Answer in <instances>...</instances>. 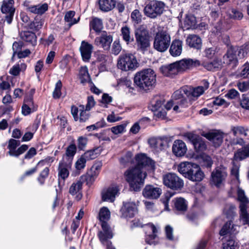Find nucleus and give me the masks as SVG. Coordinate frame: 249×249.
Instances as JSON below:
<instances>
[{
	"mask_svg": "<svg viewBox=\"0 0 249 249\" xmlns=\"http://www.w3.org/2000/svg\"><path fill=\"white\" fill-rule=\"evenodd\" d=\"M135 160L136 165L127 169L124 173V177L130 189L137 192L144 183L147 176L146 170H154L155 162L144 154L137 155Z\"/></svg>",
	"mask_w": 249,
	"mask_h": 249,
	"instance_id": "1",
	"label": "nucleus"
},
{
	"mask_svg": "<svg viewBox=\"0 0 249 249\" xmlns=\"http://www.w3.org/2000/svg\"><path fill=\"white\" fill-rule=\"evenodd\" d=\"M200 65L201 62L196 59L184 58L169 65H163L160 70L164 75L172 77L178 73L191 70Z\"/></svg>",
	"mask_w": 249,
	"mask_h": 249,
	"instance_id": "2",
	"label": "nucleus"
},
{
	"mask_svg": "<svg viewBox=\"0 0 249 249\" xmlns=\"http://www.w3.org/2000/svg\"><path fill=\"white\" fill-rule=\"evenodd\" d=\"M178 171L191 180L196 182V191L201 193L202 187L198 183L202 180V173L199 166L188 161L181 162L178 166Z\"/></svg>",
	"mask_w": 249,
	"mask_h": 249,
	"instance_id": "3",
	"label": "nucleus"
},
{
	"mask_svg": "<svg viewBox=\"0 0 249 249\" xmlns=\"http://www.w3.org/2000/svg\"><path fill=\"white\" fill-rule=\"evenodd\" d=\"M134 81L140 89L147 90L155 84L156 75L152 69H145L136 73Z\"/></svg>",
	"mask_w": 249,
	"mask_h": 249,
	"instance_id": "4",
	"label": "nucleus"
},
{
	"mask_svg": "<svg viewBox=\"0 0 249 249\" xmlns=\"http://www.w3.org/2000/svg\"><path fill=\"white\" fill-rule=\"evenodd\" d=\"M135 47L138 51L144 53L150 46V36L145 25H141L135 31Z\"/></svg>",
	"mask_w": 249,
	"mask_h": 249,
	"instance_id": "5",
	"label": "nucleus"
},
{
	"mask_svg": "<svg viewBox=\"0 0 249 249\" xmlns=\"http://www.w3.org/2000/svg\"><path fill=\"white\" fill-rule=\"evenodd\" d=\"M110 213L107 208L103 207L100 209L99 217L103 231L99 232L98 236L100 240L103 243L113 237L112 231L107 222L110 218Z\"/></svg>",
	"mask_w": 249,
	"mask_h": 249,
	"instance_id": "6",
	"label": "nucleus"
},
{
	"mask_svg": "<svg viewBox=\"0 0 249 249\" xmlns=\"http://www.w3.org/2000/svg\"><path fill=\"white\" fill-rule=\"evenodd\" d=\"M165 6V3L163 1L150 0L145 4L143 12L146 17L155 19L163 13Z\"/></svg>",
	"mask_w": 249,
	"mask_h": 249,
	"instance_id": "7",
	"label": "nucleus"
},
{
	"mask_svg": "<svg viewBox=\"0 0 249 249\" xmlns=\"http://www.w3.org/2000/svg\"><path fill=\"white\" fill-rule=\"evenodd\" d=\"M185 139L190 142L194 147L192 157L196 160H202V139L194 132H187L184 134Z\"/></svg>",
	"mask_w": 249,
	"mask_h": 249,
	"instance_id": "8",
	"label": "nucleus"
},
{
	"mask_svg": "<svg viewBox=\"0 0 249 249\" xmlns=\"http://www.w3.org/2000/svg\"><path fill=\"white\" fill-rule=\"evenodd\" d=\"M171 43V37L166 31H159L154 37V48L158 52H164L168 48Z\"/></svg>",
	"mask_w": 249,
	"mask_h": 249,
	"instance_id": "9",
	"label": "nucleus"
},
{
	"mask_svg": "<svg viewBox=\"0 0 249 249\" xmlns=\"http://www.w3.org/2000/svg\"><path fill=\"white\" fill-rule=\"evenodd\" d=\"M231 145H239L242 148L237 150L234 154L233 160H242L249 156V142L243 138H234L231 142Z\"/></svg>",
	"mask_w": 249,
	"mask_h": 249,
	"instance_id": "10",
	"label": "nucleus"
},
{
	"mask_svg": "<svg viewBox=\"0 0 249 249\" xmlns=\"http://www.w3.org/2000/svg\"><path fill=\"white\" fill-rule=\"evenodd\" d=\"M138 64L135 56L130 53L121 55L118 61V67L125 71L135 69Z\"/></svg>",
	"mask_w": 249,
	"mask_h": 249,
	"instance_id": "11",
	"label": "nucleus"
},
{
	"mask_svg": "<svg viewBox=\"0 0 249 249\" xmlns=\"http://www.w3.org/2000/svg\"><path fill=\"white\" fill-rule=\"evenodd\" d=\"M163 182L165 186L173 190H180L184 185L183 180L174 173H168L164 175Z\"/></svg>",
	"mask_w": 249,
	"mask_h": 249,
	"instance_id": "12",
	"label": "nucleus"
},
{
	"mask_svg": "<svg viewBox=\"0 0 249 249\" xmlns=\"http://www.w3.org/2000/svg\"><path fill=\"white\" fill-rule=\"evenodd\" d=\"M203 137L209 141L213 147H219L223 142L224 133L219 130H210L208 132H203Z\"/></svg>",
	"mask_w": 249,
	"mask_h": 249,
	"instance_id": "13",
	"label": "nucleus"
},
{
	"mask_svg": "<svg viewBox=\"0 0 249 249\" xmlns=\"http://www.w3.org/2000/svg\"><path fill=\"white\" fill-rule=\"evenodd\" d=\"M113 41V36L107 34L106 31L101 32L100 36L96 37L94 40V44L98 47L103 48L105 51H108Z\"/></svg>",
	"mask_w": 249,
	"mask_h": 249,
	"instance_id": "14",
	"label": "nucleus"
},
{
	"mask_svg": "<svg viewBox=\"0 0 249 249\" xmlns=\"http://www.w3.org/2000/svg\"><path fill=\"white\" fill-rule=\"evenodd\" d=\"M227 176L226 168L223 165H220L215 168L211 174L212 181L214 185L219 187Z\"/></svg>",
	"mask_w": 249,
	"mask_h": 249,
	"instance_id": "15",
	"label": "nucleus"
},
{
	"mask_svg": "<svg viewBox=\"0 0 249 249\" xmlns=\"http://www.w3.org/2000/svg\"><path fill=\"white\" fill-rule=\"evenodd\" d=\"M120 212L122 217L130 218L134 217L137 213V207L134 202H124Z\"/></svg>",
	"mask_w": 249,
	"mask_h": 249,
	"instance_id": "16",
	"label": "nucleus"
},
{
	"mask_svg": "<svg viewBox=\"0 0 249 249\" xmlns=\"http://www.w3.org/2000/svg\"><path fill=\"white\" fill-rule=\"evenodd\" d=\"M162 193L160 188L152 185H146L142 190L143 196L148 199H157Z\"/></svg>",
	"mask_w": 249,
	"mask_h": 249,
	"instance_id": "17",
	"label": "nucleus"
},
{
	"mask_svg": "<svg viewBox=\"0 0 249 249\" xmlns=\"http://www.w3.org/2000/svg\"><path fill=\"white\" fill-rule=\"evenodd\" d=\"M72 163L61 160L58 167L59 179L65 180L69 176V171L71 169Z\"/></svg>",
	"mask_w": 249,
	"mask_h": 249,
	"instance_id": "18",
	"label": "nucleus"
},
{
	"mask_svg": "<svg viewBox=\"0 0 249 249\" xmlns=\"http://www.w3.org/2000/svg\"><path fill=\"white\" fill-rule=\"evenodd\" d=\"M24 5L26 7L27 12L39 15L43 14L48 9V5L46 3L38 4L37 5H31L28 3L25 2Z\"/></svg>",
	"mask_w": 249,
	"mask_h": 249,
	"instance_id": "19",
	"label": "nucleus"
},
{
	"mask_svg": "<svg viewBox=\"0 0 249 249\" xmlns=\"http://www.w3.org/2000/svg\"><path fill=\"white\" fill-rule=\"evenodd\" d=\"M187 150L185 143L182 140H175L172 146V152L173 154L178 157H181L185 154Z\"/></svg>",
	"mask_w": 249,
	"mask_h": 249,
	"instance_id": "20",
	"label": "nucleus"
},
{
	"mask_svg": "<svg viewBox=\"0 0 249 249\" xmlns=\"http://www.w3.org/2000/svg\"><path fill=\"white\" fill-rule=\"evenodd\" d=\"M231 130L233 135L236 138H239L238 136H243L244 140L249 142V127L246 126L236 125L231 126Z\"/></svg>",
	"mask_w": 249,
	"mask_h": 249,
	"instance_id": "21",
	"label": "nucleus"
},
{
	"mask_svg": "<svg viewBox=\"0 0 249 249\" xmlns=\"http://www.w3.org/2000/svg\"><path fill=\"white\" fill-rule=\"evenodd\" d=\"M223 63L221 59L215 58L213 60L203 62V67L208 71H218L222 69Z\"/></svg>",
	"mask_w": 249,
	"mask_h": 249,
	"instance_id": "22",
	"label": "nucleus"
},
{
	"mask_svg": "<svg viewBox=\"0 0 249 249\" xmlns=\"http://www.w3.org/2000/svg\"><path fill=\"white\" fill-rule=\"evenodd\" d=\"M93 46L85 41H82L80 47L82 58L85 61H88L91 57Z\"/></svg>",
	"mask_w": 249,
	"mask_h": 249,
	"instance_id": "23",
	"label": "nucleus"
},
{
	"mask_svg": "<svg viewBox=\"0 0 249 249\" xmlns=\"http://www.w3.org/2000/svg\"><path fill=\"white\" fill-rule=\"evenodd\" d=\"M174 208L179 213H183L188 208V202L183 197H176L173 200Z\"/></svg>",
	"mask_w": 249,
	"mask_h": 249,
	"instance_id": "24",
	"label": "nucleus"
},
{
	"mask_svg": "<svg viewBox=\"0 0 249 249\" xmlns=\"http://www.w3.org/2000/svg\"><path fill=\"white\" fill-rule=\"evenodd\" d=\"M36 109V107L34 105V102L32 101L31 98L24 99L21 108V112L23 115H28Z\"/></svg>",
	"mask_w": 249,
	"mask_h": 249,
	"instance_id": "25",
	"label": "nucleus"
},
{
	"mask_svg": "<svg viewBox=\"0 0 249 249\" xmlns=\"http://www.w3.org/2000/svg\"><path fill=\"white\" fill-rule=\"evenodd\" d=\"M83 184L79 179L73 182L69 189V193L71 195H76V198L77 200H80L82 197V195L81 193Z\"/></svg>",
	"mask_w": 249,
	"mask_h": 249,
	"instance_id": "26",
	"label": "nucleus"
},
{
	"mask_svg": "<svg viewBox=\"0 0 249 249\" xmlns=\"http://www.w3.org/2000/svg\"><path fill=\"white\" fill-rule=\"evenodd\" d=\"M119 189L116 185L112 186L108 188L107 191L103 194V199L105 201L113 202L115 196L119 193Z\"/></svg>",
	"mask_w": 249,
	"mask_h": 249,
	"instance_id": "27",
	"label": "nucleus"
},
{
	"mask_svg": "<svg viewBox=\"0 0 249 249\" xmlns=\"http://www.w3.org/2000/svg\"><path fill=\"white\" fill-rule=\"evenodd\" d=\"M182 51V42L179 40H174L172 41L169 52L173 56H179Z\"/></svg>",
	"mask_w": 249,
	"mask_h": 249,
	"instance_id": "28",
	"label": "nucleus"
},
{
	"mask_svg": "<svg viewBox=\"0 0 249 249\" xmlns=\"http://www.w3.org/2000/svg\"><path fill=\"white\" fill-rule=\"evenodd\" d=\"M186 42L190 47L196 49H200L201 48V39L196 35H189L186 39Z\"/></svg>",
	"mask_w": 249,
	"mask_h": 249,
	"instance_id": "29",
	"label": "nucleus"
},
{
	"mask_svg": "<svg viewBox=\"0 0 249 249\" xmlns=\"http://www.w3.org/2000/svg\"><path fill=\"white\" fill-rule=\"evenodd\" d=\"M187 98L190 101L195 100L202 94V87L199 86L195 88L188 86Z\"/></svg>",
	"mask_w": 249,
	"mask_h": 249,
	"instance_id": "30",
	"label": "nucleus"
},
{
	"mask_svg": "<svg viewBox=\"0 0 249 249\" xmlns=\"http://www.w3.org/2000/svg\"><path fill=\"white\" fill-rule=\"evenodd\" d=\"M120 35L127 45L134 41L133 36L131 34V29L126 25L121 28Z\"/></svg>",
	"mask_w": 249,
	"mask_h": 249,
	"instance_id": "31",
	"label": "nucleus"
},
{
	"mask_svg": "<svg viewBox=\"0 0 249 249\" xmlns=\"http://www.w3.org/2000/svg\"><path fill=\"white\" fill-rule=\"evenodd\" d=\"M103 29L102 20L98 18H92L89 22V29L90 31L94 30L97 34H99Z\"/></svg>",
	"mask_w": 249,
	"mask_h": 249,
	"instance_id": "32",
	"label": "nucleus"
},
{
	"mask_svg": "<svg viewBox=\"0 0 249 249\" xmlns=\"http://www.w3.org/2000/svg\"><path fill=\"white\" fill-rule=\"evenodd\" d=\"M98 176V173L95 171L93 172L89 171L85 175L81 176L79 180L81 181V183L83 184L84 182H86V184L90 186L95 181V179Z\"/></svg>",
	"mask_w": 249,
	"mask_h": 249,
	"instance_id": "33",
	"label": "nucleus"
},
{
	"mask_svg": "<svg viewBox=\"0 0 249 249\" xmlns=\"http://www.w3.org/2000/svg\"><path fill=\"white\" fill-rule=\"evenodd\" d=\"M76 152V145L74 144H70L67 148L66 153L63 155L61 160L72 163L73 157L75 154Z\"/></svg>",
	"mask_w": 249,
	"mask_h": 249,
	"instance_id": "34",
	"label": "nucleus"
},
{
	"mask_svg": "<svg viewBox=\"0 0 249 249\" xmlns=\"http://www.w3.org/2000/svg\"><path fill=\"white\" fill-rule=\"evenodd\" d=\"M237 200L240 202V211L247 208L249 201L245 195L244 191L241 188H238L237 190Z\"/></svg>",
	"mask_w": 249,
	"mask_h": 249,
	"instance_id": "35",
	"label": "nucleus"
},
{
	"mask_svg": "<svg viewBox=\"0 0 249 249\" xmlns=\"http://www.w3.org/2000/svg\"><path fill=\"white\" fill-rule=\"evenodd\" d=\"M100 9L104 12H108L114 8L116 5L115 0H99Z\"/></svg>",
	"mask_w": 249,
	"mask_h": 249,
	"instance_id": "36",
	"label": "nucleus"
},
{
	"mask_svg": "<svg viewBox=\"0 0 249 249\" xmlns=\"http://www.w3.org/2000/svg\"><path fill=\"white\" fill-rule=\"evenodd\" d=\"M75 15V12L73 11H69L65 14L64 20L69 27L78 23L80 19L79 17H78L77 18H74Z\"/></svg>",
	"mask_w": 249,
	"mask_h": 249,
	"instance_id": "37",
	"label": "nucleus"
},
{
	"mask_svg": "<svg viewBox=\"0 0 249 249\" xmlns=\"http://www.w3.org/2000/svg\"><path fill=\"white\" fill-rule=\"evenodd\" d=\"M102 148L101 147H97L93 149L86 151L83 156L87 160L96 158L101 153Z\"/></svg>",
	"mask_w": 249,
	"mask_h": 249,
	"instance_id": "38",
	"label": "nucleus"
},
{
	"mask_svg": "<svg viewBox=\"0 0 249 249\" xmlns=\"http://www.w3.org/2000/svg\"><path fill=\"white\" fill-rule=\"evenodd\" d=\"M234 225L232 220H229L222 227L219 231V234L221 236H224L228 233H232L234 232Z\"/></svg>",
	"mask_w": 249,
	"mask_h": 249,
	"instance_id": "39",
	"label": "nucleus"
},
{
	"mask_svg": "<svg viewBox=\"0 0 249 249\" xmlns=\"http://www.w3.org/2000/svg\"><path fill=\"white\" fill-rule=\"evenodd\" d=\"M150 230L152 231L151 234L147 235L145 238L146 242L149 245H156L157 242L156 239L157 238L156 233L158 232L156 227L153 225L151 224L149 225Z\"/></svg>",
	"mask_w": 249,
	"mask_h": 249,
	"instance_id": "40",
	"label": "nucleus"
},
{
	"mask_svg": "<svg viewBox=\"0 0 249 249\" xmlns=\"http://www.w3.org/2000/svg\"><path fill=\"white\" fill-rule=\"evenodd\" d=\"M14 0H4L1 7V12L3 13H11L15 12V8L13 7Z\"/></svg>",
	"mask_w": 249,
	"mask_h": 249,
	"instance_id": "41",
	"label": "nucleus"
},
{
	"mask_svg": "<svg viewBox=\"0 0 249 249\" xmlns=\"http://www.w3.org/2000/svg\"><path fill=\"white\" fill-rule=\"evenodd\" d=\"M22 39L26 42L30 43L35 45L36 43V36L35 34L31 32L26 31L21 33Z\"/></svg>",
	"mask_w": 249,
	"mask_h": 249,
	"instance_id": "42",
	"label": "nucleus"
},
{
	"mask_svg": "<svg viewBox=\"0 0 249 249\" xmlns=\"http://www.w3.org/2000/svg\"><path fill=\"white\" fill-rule=\"evenodd\" d=\"M225 213L227 218L232 220L237 216L236 207L232 204L227 205L225 208Z\"/></svg>",
	"mask_w": 249,
	"mask_h": 249,
	"instance_id": "43",
	"label": "nucleus"
},
{
	"mask_svg": "<svg viewBox=\"0 0 249 249\" xmlns=\"http://www.w3.org/2000/svg\"><path fill=\"white\" fill-rule=\"evenodd\" d=\"M188 86H183L179 89L174 92L172 95V99L174 100H180L183 98L187 97Z\"/></svg>",
	"mask_w": 249,
	"mask_h": 249,
	"instance_id": "44",
	"label": "nucleus"
},
{
	"mask_svg": "<svg viewBox=\"0 0 249 249\" xmlns=\"http://www.w3.org/2000/svg\"><path fill=\"white\" fill-rule=\"evenodd\" d=\"M20 145V141L15 139H11L8 142V148L9 149L8 154L11 156H14L16 153V148Z\"/></svg>",
	"mask_w": 249,
	"mask_h": 249,
	"instance_id": "45",
	"label": "nucleus"
},
{
	"mask_svg": "<svg viewBox=\"0 0 249 249\" xmlns=\"http://www.w3.org/2000/svg\"><path fill=\"white\" fill-rule=\"evenodd\" d=\"M79 77L82 83L89 82L90 77L87 66L81 67L79 71Z\"/></svg>",
	"mask_w": 249,
	"mask_h": 249,
	"instance_id": "46",
	"label": "nucleus"
},
{
	"mask_svg": "<svg viewBox=\"0 0 249 249\" xmlns=\"http://www.w3.org/2000/svg\"><path fill=\"white\" fill-rule=\"evenodd\" d=\"M79 111L80 114L78 119L79 122L81 123H84L87 121L89 119L90 114L89 113L87 112L88 111L86 110L84 105H79Z\"/></svg>",
	"mask_w": 249,
	"mask_h": 249,
	"instance_id": "47",
	"label": "nucleus"
},
{
	"mask_svg": "<svg viewBox=\"0 0 249 249\" xmlns=\"http://www.w3.org/2000/svg\"><path fill=\"white\" fill-rule=\"evenodd\" d=\"M144 122L149 123V119L147 117H145L140 120L138 122H136L131 127L130 132L134 134L138 133L141 128L140 125H142Z\"/></svg>",
	"mask_w": 249,
	"mask_h": 249,
	"instance_id": "48",
	"label": "nucleus"
},
{
	"mask_svg": "<svg viewBox=\"0 0 249 249\" xmlns=\"http://www.w3.org/2000/svg\"><path fill=\"white\" fill-rule=\"evenodd\" d=\"M132 154L131 152H127L126 154L119 159L120 164L123 166H126L132 162Z\"/></svg>",
	"mask_w": 249,
	"mask_h": 249,
	"instance_id": "49",
	"label": "nucleus"
},
{
	"mask_svg": "<svg viewBox=\"0 0 249 249\" xmlns=\"http://www.w3.org/2000/svg\"><path fill=\"white\" fill-rule=\"evenodd\" d=\"M238 50V46H231L228 49L226 53L224 55V57L226 56L229 59H234L237 58V51Z\"/></svg>",
	"mask_w": 249,
	"mask_h": 249,
	"instance_id": "50",
	"label": "nucleus"
},
{
	"mask_svg": "<svg viewBox=\"0 0 249 249\" xmlns=\"http://www.w3.org/2000/svg\"><path fill=\"white\" fill-rule=\"evenodd\" d=\"M238 243L233 239H230L222 244V249H238Z\"/></svg>",
	"mask_w": 249,
	"mask_h": 249,
	"instance_id": "51",
	"label": "nucleus"
},
{
	"mask_svg": "<svg viewBox=\"0 0 249 249\" xmlns=\"http://www.w3.org/2000/svg\"><path fill=\"white\" fill-rule=\"evenodd\" d=\"M240 219L243 222L244 224H247L249 226V209L247 210V208L240 211Z\"/></svg>",
	"mask_w": 249,
	"mask_h": 249,
	"instance_id": "52",
	"label": "nucleus"
},
{
	"mask_svg": "<svg viewBox=\"0 0 249 249\" xmlns=\"http://www.w3.org/2000/svg\"><path fill=\"white\" fill-rule=\"evenodd\" d=\"M122 46L119 40H115L112 44L111 48V53L113 54L118 55L122 50Z\"/></svg>",
	"mask_w": 249,
	"mask_h": 249,
	"instance_id": "53",
	"label": "nucleus"
},
{
	"mask_svg": "<svg viewBox=\"0 0 249 249\" xmlns=\"http://www.w3.org/2000/svg\"><path fill=\"white\" fill-rule=\"evenodd\" d=\"M185 98L186 97L179 100V101H178L176 103L177 105L174 107V110L178 111L179 108H185L188 106L190 103L188 102L187 100Z\"/></svg>",
	"mask_w": 249,
	"mask_h": 249,
	"instance_id": "54",
	"label": "nucleus"
},
{
	"mask_svg": "<svg viewBox=\"0 0 249 249\" xmlns=\"http://www.w3.org/2000/svg\"><path fill=\"white\" fill-rule=\"evenodd\" d=\"M164 100L160 97H156L152 102L153 111L159 110L162 107Z\"/></svg>",
	"mask_w": 249,
	"mask_h": 249,
	"instance_id": "55",
	"label": "nucleus"
},
{
	"mask_svg": "<svg viewBox=\"0 0 249 249\" xmlns=\"http://www.w3.org/2000/svg\"><path fill=\"white\" fill-rule=\"evenodd\" d=\"M62 86V83L60 80L57 82L55 84V89L53 92V97L55 99H58L61 95V89Z\"/></svg>",
	"mask_w": 249,
	"mask_h": 249,
	"instance_id": "56",
	"label": "nucleus"
},
{
	"mask_svg": "<svg viewBox=\"0 0 249 249\" xmlns=\"http://www.w3.org/2000/svg\"><path fill=\"white\" fill-rule=\"evenodd\" d=\"M213 163L211 157L203 153V167L211 169Z\"/></svg>",
	"mask_w": 249,
	"mask_h": 249,
	"instance_id": "57",
	"label": "nucleus"
},
{
	"mask_svg": "<svg viewBox=\"0 0 249 249\" xmlns=\"http://www.w3.org/2000/svg\"><path fill=\"white\" fill-rule=\"evenodd\" d=\"M87 160L83 155L78 159L75 164V167L77 170H80L85 168Z\"/></svg>",
	"mask_w": 249,
	"mask_h": 249,
	"instance_id": "58",
	"label": "nucleus"
},
{
	"mask_svg": "<svg viewBox=\"0 0 249 249\" xmlns=\"http://www.w3.org/2000/svg\"><path fill=\"white\" fill-rule=\"evenodd\" d=\"M49 173V169L48 167H45L40 173L37 179L41 184H44L45 178L48 176Z\"/></svg>",
	"mask_w": 249,
	"mask_h": 249,
	"instance_id": "59",
	"label": "nucleus"
},
{
	"mask_svg": "<svg viewBox=\"0 0 249 249\" xmlns=\"http://www.w3.org/2000/svg\"><path fill=\"white\" fill-rule=\"evenodd\" d=\"M131 18L136 23H139L142 20V15L139 10H134L131 13Z\"/></svg>",
	"mask_w": 249,
	"mask_h": 249,
	"instance_id": "60",
	"label": "nucleus"
},
{
	"mask_svg": "<svg viewBox=\"0 0 249 249\" xmlns=\"http://www.w3.org/2000/svg\"><path fill=\"white\" fill-rule=\"evenodd\" d=\"M126 126V124H122L112 127L110 129L113 133L117 135L123 133L125 131Z\"/></svg>",
	"mask_w": 249,
	"mask_h": 249,
	"instance_id": "61",
	"label": "nucleus"
},
{
	"mask_svg": "<svg viewBox=\"0 0 249 249\" xmlns=\"http://www.w3.org/2000/svg\"><path fill=\"white\" fill-rule=\"evenodd\" d=\"M149 143L151 145H153V146L156 148L162 149L164 145V142L161 139H158L155 140L152 139L150 140Z\"/></svg>",
	"mask_w": 249,
	"mask_h": 249,
	"instance_id": "62",
	"label": "nucleus"
},
{
	"mask_svg": "<svg viewBox=\"0 0 249 249\" xmlns=\"http://www.w3.org/2000/svg\"><path fill=\"white\" fill-rule=\"evenodd\" d=\"M240 105L242 107L249 109V98L247 95L243 94L240 100Z\"/></svg>",
	"mask_w": 249,
	"mask_h": 249,
	"instance_id": "63",
	"label": "nucleus"
},
{
	"mask_svg": "<svg viewBox=\"0 0 249 249\" xmlns=\"http://www.w3.org/2000/svg\"><path fill=\"white\" fill-rule=\"evenodd\" d=\"M237 86L241 91H246L249 89V80L240 81L237 84Z\"/></svg>",
	"mask_w": 249,
	"mask_h": 249,
	"instance_id": "64",
	"label": "nucleus"
}]
</instances>
